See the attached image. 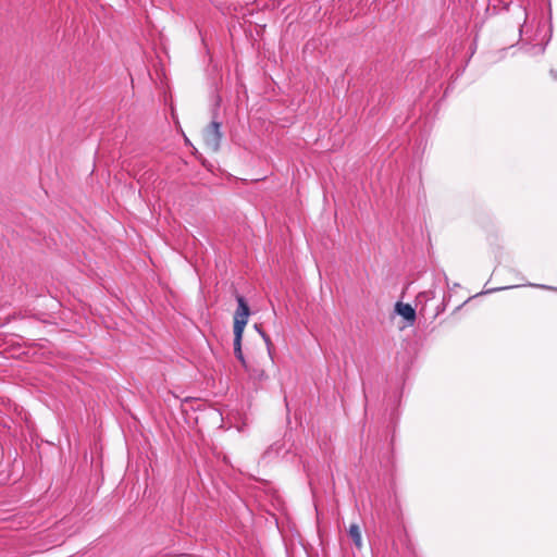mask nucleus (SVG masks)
<instances>
[{"label": "nucleus", "instance_id": "f257e3e1", "mask_svg": "<svg viewBox=\"0 0 557 557\" xmlns=\"http://www.w3.org/2000/svg\"><path fill=\"white\" fill-rule=\"evenodd\" d=\"M236 300H237V309L234 314L233 331L238 332V333H244L245 326L248 322V318L250 314V309H249L247 301L245 300V298L242 295L237 294Z\"/></svg>", "mask_w": 557, "mask_h": 557}, {"label": "nucleus", "instance_id": "f03ea898", "mask_svg": "<svg viewBox=\"0 0 557 557\" xmlns=\"http://www.w3.org/2000/svg\"><path fill=\"white\" fill-rule=\"evenodd\" d=\"M221 124L219 122H211L203 131L202 137L206 146L212 150L218 151L222 138Z\"/></svg>", "mask_w": 557, "mask_h": 557}, {"label": "nucleus", "instance_id": "7ed1b4c3", "mask_svg": "<svg viewBox=\"0 0 557 557\" xmlns=\"http://www.w3.org/2000/svg\"><path fill=\"white\" fill-rule=\"evenodd\" d=\"M396 312L405 320L413 322L416 320V311L409 304L397 302L395 306Z\"/></svg>", "mask_w": 557, "mask_h": 557}, {"label": "nucleus", "instance_id": "20e7f679", "mask_svg": "<svg viewBox=\"0 0 557 557\" xmlns=\"http://www.w3.org/2000/svg\"><path fill=\"white\" fill-rule=\"evenodd\" d=\"M244 333L234 332V354L236 358L240 361L244 368H248V362L245 360L243 350H242V339Z\"/></svg>", "mask_w": 557, "mask_h": 557}, {"label": "nucleus", "instance_id": "39448f33", "mask_svg": "<svg viewBox=\"0 0 557 557\" xmlns=\"http://www.w3.org/2000/svg\"><path fill=\"white\" fill-rule=\"evenodd\" d=\"M245 370L255 382L262 383L268 379L265 371L255 364L248 363V368H245Z\"/></svg>", "mask_w": 557, "mask_h": 557}, {"label": "nucleus", "instance_id": "423d86ee", "mask_svg": "<svg viewBox=\"0 0 557 557\" xmlns=\"http://www.w3.org/2000/svg\"><path fill=\"white\" fill-rule=\"evenodd\" d=\"M348 534L351 537L354 544L360 548L362 546L361 533L358 524L352 523L348 529Z\"/></svg>", "mask_w": 557, "mask_h": 557}, {"label": "nucleus", "instance_id": "0eeeda50", "mask_svg": "<svg viewBox=\"0 0 557 557\" xmlns=\"http://www.w3.org/2000/svg\"><path fill=\"white\" fill-rule=\"evenodd\" d=\"M256 329L259 331V333L261 334L262 338L264 339V342H265V344H267V348H268V350H269V354H271V349H272V347H273V344H272V342H271V339H270L269 335H268V334H265L264 332L260 331V330L258 329V326H257V325H256Z\"/></svg>", "mask_w": 557, "mask_h": 557}]
</instances>
